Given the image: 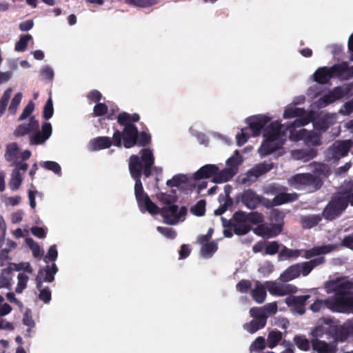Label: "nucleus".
Returning a JSON list of instances; mask_svg holds the SVG:
<instances>
[{"label": "nucleus", "mask_w": 353, "mask_h": 353, "mask_svg": "<svg viewBox=\"0 0 353 353\" xmlns=\"http://www.w3.org/2000/svg\"><path fill=\"white\" fill-rule=\"evenodd\" d=\"M138 155H132L129 160V170L132 177L135 181L134 194L139 208L141 212H148L151 214H161L164 223L175 225L183 220L187 213L185 207L179 208L176 205H165L160 209L153 203L148 195L144 192L141 181V174L148 177L154 162L153 152L150 149H142Z\"/></svg>", "instance_id": "f257e3e1"}, {"label": "nucleus", "mask_w": 353, "mask_h": 353, "mask_svg": "<svg viewBox=\"0 0 353 353\" xmlns=\"http://www.w3.org/2000/svg\"><path fill=\"white\" fill-rule=\"evenodd\" d=\"M292 123L281 124L279 121H274L265 128L263 132L265 140L259 150L261 157L270 154L281 148L287 139L288 131H290L289 138L290 140L293 141H305L307 130L306 129L299 130L292 129L296 127H292Z\"/></svg>", "instance_id": "f03ea898"}, {"label": "nucleus", "mask_w": 353, "mask_h": 353, "mask_svg": "<svg viewBox=\"0 0 353 353\" xmlns=\"http://www.w3.org/2000/svg\"><path fill=\"white\" fill-rule=\"evenodd\" d=\"M118 123L124 125L122 133L123 145L126 148H130L135 145H145L150 143L151 137L146 132L138 133L137 128L132 123L139 120V116L137 114H130L123 112L119 114L117 117Z\"/></svg>", "instance_id": "7ed1b4c3"}, {"label": "nucleus", "mask_w": 353, "mask_h": 353, "mask_svg": "<svg viewBox=\"0 0 353 353\" xmlns=\"http://www.w3.org/2000/svg\"><path fill=\"white\" fill-rule=\"evenodd\" d=\"M39 121L34 117L29 119L28 123H23L17 127L14 131L16 137L30 135V145H41L44 143L52 134V125L50 123L46 122L41 126L39 131Z\"/></svg>", "instance_id": "20e7f679"}, {"label": "nucleus", "mask_w": 353, "mask_h": 353, "mask_svg": "<svg viewBox=\"0 0 353 353\" xmlns=\"http://www.w3.org/2000/svg\"><path fill=\"white\" fill-rule=\"evenodd\" d=\"M337 116L334 113H319L314 110H310L306 115L299 119L294 120L292 127H302L312 122L314 128L317 130L326 131L330 126L336 121Z\"/></svg>", "instance_id": "39448f33"}, {"label": "nucleus", "mask_w": 353, "mask_h": 353, "mask_svg": "<svg viewBox=\"0 0 353 353\" xmlns=\"http://www.w3.org/2000/svg\"><path fill=\"white\" fill-rule=\"evenodd\" d=\"M351 288H327V293H334L328 298V308L333 312L349 313L353 312V293Z\"/></svg>", "instance_id": "423d86ee"}, {"label": "nucleus", "mask_w": 353, "mask_h": 353, "mask_svg": "<svg viewBox=\"0 0 353 353\" xmlns=\"http://www.w3.org/2000/svg\"><path fill=\"white\" fill-rule=\"evenodd\" d=\"M337 246V244H328L315 246L310 250H292L283 246L279 256L281 260L296 259L300 256L309 259L313 256L328 254L334 250Z\"/></svg>", "instance_id": "0eeeda50"}, {"label": "nucleus", "mask_w": 353, "mask_h": 353, "mask_svg": "<svg viewBox=\"0 0 353 353\" xmlns=\"http://www.w3.org/2000/svg\"><path fill=\"white\" fill-rule=\"evenodd\" d=\"M325 263L324 256H319L308 261L296 263L289 267L279 277L282 282L292 281L301 275L305 276L316 266Z\"/></svg>", "instance_id": "6e6552de"}, {"label": "nucleus", "mask_w": 353, "mask_h": 353, "mask_svg": "<svg viewBox=\"0 0 353 353\" xmlns=\"http://www.w3.org/2000/svg\"><path fill=\"white\" fill-rule=\"evenodd\" d=\"M325 263L324 256H319L308 261L296 263L289 267L279 277L282 282L292 281L301 275L305 276L316 266Z\"/></svg>", "instance_id": "1a4fd4ad"}, {"label": "nucleus", "mask_w": 353, "mask_h": 353, "mask_svg": "<svg viewBox=\"0 0 353 353\" xmlns=\"http://www.w3.org/2000/svg\"><path fill=\"white\" fill-rule=\"evenodd\" d=\"M284 214L278 210H272L270 215V220L272 223L259 225L254 232L261 236L272 238L279 235L283 230Z\"/></svg>", "instance_id": "9d476101"}, {"label": "nucleus", "mask_w": 353, "mask_h": 353, "mask_svg": "<svg viewBox=\"0 0 353 353\" xmlns=\"http://www.w3.org/2000/svg\"><path fill=\"white\" fill-rule=\"evenodd\" d=\"M270 118L265 115H256L250 117L247 119L249 127L247 129L242 130L241 133L236 134V142L239 146H241L246 143L250 134L246 131L249 130L252 137L260 135L261 130L269 122Z\"/></svg>", "instance_id": "9b49d317"}, {"label": "nucleus", "mask_w": 353, "mask_h": 353, "mask_svg": "<svg viewBox=\"0 0 353 353\" xmlns=\"http://www.w3.org/2000/svg\"><path fill=\"white\" fill-rule=\"evenodd\" d=\"M242 163V157L239 152L236 150L234 154L226 161L228 168L216 172L214 177L215 183H225L230 180L238 171L239 165Z\"/></svg>", "instance_id": "f8f14e48"}, {"label": "nucleus", "mask_w": 353, "mask_h": 353, "mask_svg": "<svg viewBox=\"0 0 353 353\" xmlns=\"http://www.w3.org/2000/svg\"><path fill=\"white\" fill-rule=\"evenodd\" d=\"M112 145L121 148L123 146L122 133L115 130L112 138L108 137H99L90 140L88 144L91 151L100 150L110 148Z\"/></svg>", "instance_id": "ddd939ff"}, {"label": "nucleus", "mask_w": 353, "mask_h": 353, "mask_svg": "<svg viewBox=\"0 0 353 353\" xmlns=\"http://www.w3.org/2000/svg\"><path fill=\"white\" fill-rule=\"evenodd\" d=\"M353 145V141H336L325 152V158L327 161H336L347 155Z\"/></svg>", "instance_id": "4468645a"}, {"label": "nucleus", "mask_w": 353, "mask_h": 353, "mask_svg": "<svg viewBox=\"0 0 353 353\" xmlns=\"http://www.w3.org/2000/svg\"><path fill=\"white\" fill-rule=\"evenodd\" d=\"M288 181L290 186L297 190L305 189L307 187L316 190L319 183L316 177L310 173L295 174L288 179Z\"/></svg>", "instance_id": "2eb2a0df"}, {"label": "nucleus", "mask_w": 353, "mask_h": 353, "mask_svg": "<svg viewBox=\"0 0 353 353\" xmlns=\"http://www.w3.org/2000/svg\"><path fill=\"white\" fill-rule=\"evenodd\" d=\"M347 203L337 194L332 199L323 212V217L332 221L341 214L346 209Z\"/></svg>", "instance_id": "dca6fc26"}, {"label": "nucleus", "mask_w": 353, "mask_h": 353, "mask_svg": "<svg viewBox=\"0 0 353 353\" xmlns=\"http://www.w3.org/2000/svg\"><path fill=\"white\" fill-rule=\"evenodd\" d=\"M348 92L349 89L347 88L337 86L328 93L321 97L314 103V105L318 108H325L334 101L343 98Z\"/></svg>", "instance_id": "f3484780"}, {"label": "nucleus", "mask_w": 353, "mask_h": 353, "mask_svg": "<svg viewBox=\"0 0 353 353\" xmlns=\"http://www.w3.org/2000/svg\"><path fill=\"white\" fill-rule=\"evenodd\" d=\"M267 290L273 295L284 296L296 292L297 288H267ZM251 296L257 303H262L267 296L266 288H252Z\"/></svg>", "instance_id": "a211bd4d"}, {"label": "nucleus", "mask_w": 353, "mask_h": 353, "mask_svg": "<svg viewBox=\"0 0 353 353\" xmlns=\"http://www.w3.org/2000/svg\"><path fill=\"white\" fill-rule=\"evenodd\" d=\"M238 201H241L245 206L249 209H254L259 203H265V199L258 195L253 190L248 189L239 193L236 196Z\"/></svg>", "instance_id": "6ab92c4d"}, {"label": "nucleus", "mask_w": 353, "mask_h": 353, "mask_svg": "<svg viewBox=\"0 0 353 353\" xmlns=\"http://www.w3.org/2000/svg\"><path fill=\"white\" fill-rule=\"evenodd\" d=\"M28 168V163L16 164L15 169L12 172L11 179L9 182V186L12 190L14 191L19 189L23 180V174Z\"/></svg>", "instance_id": "aec40b11"}, {"label": "nucleus", "mask_w": 353, "mask_h": 353, "mask_svg": "<svg viewBox=\"0 0 353 353\" xmlns=\"http://www.w3.org/2000/svg\"><path fill=\"white\" fill-rule=\"evenodd\" d=\"M297 199L298 194L296 193L281 192L277 194L272 201L265 199V203H263V205L266 208H272L296 201Z\"/></svg>", "instance_id": "412c9836"}, {"label": "nucleus", "mask_w": 353, "mask_h": 353, "mask_svg": "<svg viewBox=\"0 0 353 353\" xmlns=\"http://www.w3.org/2000/svg\"><path fill=\"white\" fill-rule=\"evenodd\" d=\"M332 67H321L316 70L314 74V81L321 84L327 83L332 78H337V72Z\"/></svg>", "instance_id": "4be33fe9"}, {"label": "nucleus", "mask_w": 353, "mask_h": 353, "mask_svg": "<svg viewBox=\"0 0 353 353\" xmlns=\"http://www.w3.org/2000/svg\"><path fill=\"white\" fill-rule=\"evenodd\" d=\"M57 272V267L54 263L51 266L47 265L45 268L41 269L36 277L37 287L43 282H51L54 280V276Z\"/></svg>", "instance_id": "5701e85b"}, {"label": "nucleus", "mask_w": 353, "mask_h": 353, "mask_svg": "<svg viewBox=\"0 0 353 353\" xmlns=\"http://www.w3.org/2000/svg\"><path fill=\"white\" fill-rule=\"evenodd\" d=\"M325 287H353V279L348 276L334 274L325 283Z\"/></svg>", "instance_id": "b1692460"}, {"label": "nucleus", "mask_w": 353, "mask_h": 353, "mask_svg": "<svg viewBox=\"0 0 353 353\" xmlns=\"http://www.w3.org/2000/svg\"><path fill=\"white\" fill-rule=\"evenodd\" d=\"M334 69L336 70L337 78L340 79L347 80L353 78V65L349 66L346 62L334 65Z\"/></svg>", "instance_id": "393cba45"}, {"label": "nucleus", "mask_w": 353, "mask_h": 353, "mask_svg": "<svg viewBox=\"0 0 353 353\" xmlns=\"http://www.w3.org/2000/svg\"><path fill=\"white\" fill-rule=\"evenodd\" d=\"M219 170V168L212 164H208L201 167L194 174L196 179H207L210 177H214L215 174Z\"/></svg>", "instance_id": "a878e982"}, {"label": "nucleus", "mask_w": 353, "mask_h": 353, "mask_svg": "<svg viewBox=\"0 0 353 353\" xmlns=\"http://www.w3.org/2000/svg\"><path fill=\"white\" fill-rule=\"evenodd\" d=\"M339 197L345 200L347 205L350 203L353 206V183L350 181L344 183L341 190L336 193Z\"/></svg>", "instance_id": "bb28decb"}, {"label": "nucleus", "mask_w": 353, "mask_h": 353, "mask_svg": "<svg viewBox=\"0 0 353 353\" xmlns=\"http://www.w3.org/2000/svg\"><path fill=\"white\" fill-rule=\"evenodd\" d=\"M292 157L296 160H301L304 162L309 161L317 155V150H295L292 152Z\"/></svg>", "instance_id": "cd10ccee"}, {"label": "nucleus", "mask_w": 353, "mask_h": 353, "mask_svg": "<svg viewBox=\"0 0 353 353\" xmlns=\"http://www.w3.org/2000/svg\"><path fill=\"white\" fill-rule=\"evenodd\" d=\"M19 148L17 144L15 143H12L8 145L6 148V152L5 154L6 159L8 161H12V165L16 167V164L22 163L21 162H19Z\"/></svg>", "instance_id": "c85d7f7f"}, {"label": "nucleus", "mask_w": 353, "mask_h": 353, "mask_svg": "<svg viewBox=\"0 0 353 353\" xmlns=\"http://www.w3.org/2000/svg\"><path fill=\"white\" fill-rule=\"evenodd\" d=\"M273 168L272 163L263 162L256 165L248 171L249 176L259 177Z\"/></svg>", "instance_id": "c756f323"}, {"label": "nucleus", "mask_w": 353, "mask_h": 353, "mask_svg": "<svg viewBox=\"0 0 353 353\" xmlns=\"http://www.w3.org/2000/svg\"><path fill=\"white\" fill-rule=\"evenodd\" d=\"M309 166L316 176L319 178L326 177L330 173V167L325 163L312 162Z\"/></svg>", "instance_id": "7c9ffc66"}, {"label": "nucleus", "mask_w": 353, "mask_h": 353, "mask_svg": "<svg viewBox=\"0 0 353 353\" xmlns=\"http://www.w3.org/2000/svg\"><path fill=\"white\" fill-rule=\"evenodd\" d=\"M306 112L304 109L296 108L294 105L288 106L283 113V117L286 119H292L294 117H299V119H301L306 115Z\"/></svg>", "instance_id": "2f4dec72"}, {"label": "nucleus", "mask_w": 353, "mask_h": 353, "mask_svg": "<svg viewBox=\"0 0 353 353\" xmlns=\"http://www.w3.org/2000/svg\"><path fill=\"white\" fill-rule=\"evenodd\" d=\"M321 138L322 135L320 132L307 130L304 143L307 145L319 146L322 143Z\"/></svg>", "instance_id": "473e14b6"}, {"label": "nucleus", "mask_w": 353, "mask_h": 353, "mask_svg": "<svg viewBox=\"0 0 353 353\" xmlns=\"http://www.w3.org/2000/svg\"><path fill=\"white\" fill-rule=\"evenodd\" d=\"M311 344L312 349L317 353H334L325 341L314 339L311 340Z\"/></svg>", "instance_id": "72a5a7b5"}, {"label": "nucleus", "mask_w": 353, "mask_h": 353, "mask_svg": "<svg viewBox=\"0 0 353 353\" xmlns=\"http://www.w3.org/2000/svg\"><path fill=\"white\" fill-rule=\"evenodd\" d=\"M293 341L300 350L305 352L310 350L311 341H309L304 335H295Z\"/></svg>", "instance_id": "f704fd0d"}, {"label": "nucleus", "mask_w": 353, "mask_h": 353, "mask_svg": "<svg viewBox=\"0 0 353 353\" xmlns=\"http://www.w3.org/2000/svg\"><path fill=\"white\" fill-rule=\"evenodd\" d=\"M309 298V295L290 296L285 299V303L289 306L295 305L303 307Z\"/></svg>", "instance_id": "c9c22d12"}, {"label": "nucleus", "mask_w": 353, "mask_h": 353, "mask_svg": "<svg viewBox=\"0 0 353 353\" xmlns=\"http://www.w3.org/2000/svg\"><path fill=\"white\" fill-rule=\"evenodd\" d=\"M267 321L254 318L246 325V330L251 334L255 333L260 329L263 328L266 325Z\"/></svg>", "instance_id": "e433bc0d"}, {"label": "nucleus", "mask_w": 353, "mask_h": 353, "mask_svg": "<svg viewBox=\"0 0 353 353\" xmlns=\"http://www.w3.org/2000/svg\"><path fill=\"white\" fill-rule=\"evenodd\" d=\"M321 220V217L319 215H311L302 217L301 223L304 228H312L316 225Z\"/></svg>", "instance_id": "4c0bfd02"}, {"label": "nucleus", "mask_w": 353, "mask_h": 353, "mask_svg": "<svg viewBox=\"0 0 353 353\" xmlns=\"http://www.w3.org/2000/svg\"><path fill=\"white\" fill-rule=\"evenodd\" d=\"M12 284V276L10 269H3L0 275V287H10Z\"/></svg>", "instance_id": "58836bf2"}, {"label": "nucleus", "mask_w": 353, "mask_h": 353, "mask_svg": "<svg viewBox=\"0 0 353 353\" xmlns=\"http://www.w3.org/2000/svg\"><path fill=\"white\" fill-rule=\"evenodd\" d=\"M8 269H10V272L12 270L18 271V272H26L29 273H32V269L30 266V264L28 262H21L19 263H10L9 264V267Z\"/></svg>", "instance_id": "ea45409f"}, {"label": "nucleus", "mask_w": 353, "mask_h": 353, "mask_svg": "<svg viewBox=\"0 0 353 353\" xmlns=\"http://www.w3.org/2000/svg\"><path fill=\"white\" fill-rule=\"evenodd\" d=\"M12 92V89L11 88H7L0 99V117H1L6 112Z\"/></svg>", "instance_id": "a19ab883"}, {"label": "nucleus", "mask_w": 353, "mask_h": 353, "mask_svg": "<svg viewBox=\"0 0 353 353\" xmlns=\"http://www.w3.org/2000/svg\"><path fill=\"white\" fill-rule=\"evenodd\" d=\"M217 244L212 241L202 245L201 253L204 257H210L217 250Z\"/></svg>", "instance_id": "79ce46f5"}, {"label": "nucleus", "mask_w": 353, "mask_h": 353, "mask_svg": "<svg viewBox=\"0 0 353 353\" xmlns=\"http://www.w3.org/2000/svg\"><path fill=\"white\" fill-rule=\"evenodd\" d=\"M220 207L214 211L215 215H221L233 205V201L230 196H225L223 200L220 199Z\"/></svg>", "instance_id": "37998d69"}, {"label": "nucleus", "mask_w": 353, "mask_h": 353, "mask_svg": "<svg viewBox=\"0 0 353 353\" xmlns=\"http://www.w3.org/2000/svg\"><path fill=\"white\" fill-rule=\"evenodd\" d=\"M282 334L280 331H272L269 333L268 336V347L270 348L274 347L281 340Z\"/></svg>", "instance_id": "c03bdc74"}, {"label": "nucleus", "mask_w": 353, "mask_h": 353, "mask_svg": "<svg viewBox=\"0 0 353 353\" xmlns=\"http://www.w3.org/2000/svg\"><path fill=\"white\" fill-rule=\"evenodd\" d=\"M22 99L21 92L17 93L11 100V103L8 107V111L11 114H15L18 106L19 105Z\"/></svg>", "instance_id": "a18cd8bd"}, {"label": "nucleus", "mask_w": 353, "mask_h": 353, "mask_svg": "<svg viewBox=\"0 0 353 353\" xmlns=\"http://www.w3.org/2000/svg\"><path fill=\"white\" fill-rule=\"evenodd\" d=\"M23 324L28 326V332H30L31 329L35 326L34 321L32 319V311L30 309L27 308L22 319Z\"/></svg>", "instance_id": "49530a36"}, {"label": "nucleus", "mask_w": 353, "mask_h": 353, "mask_svg": "<svg viewBox=\"0 0 353 353\" xmlns=\"http://www.w3.org/2000/svg\"><path fill=\"white\" fill-rule=\"evenodd\" d=\"M32 37L30 34H25L22 36L15 44V50L18 52H23L26 48L28 41L32 40Z\"/></svg>", "instance_id": "de8ad7c7"}, {"label": "nucleus", "mask_w": 353, "mask_h": 353, "mask_svg": "<svg viewBox=\"0 0 353 353\" xmlns=\"http://www.w3.org/2000/svg\"><path fill=\"white\" fill-rule=\"evenodd\" d=\"M26 243L28 245L32 252L34 257H41L43 255V251L40 248L39 244L33 241L31 238H28L26 240Z\"/></svg>", "instance_id": "09e8293b"}, {"label": "nucleus", "mask_w": 353, "mask_h": 353, "mask_svg": "<svg viewBox=\"0 0 353 353\" xmlns=\"http://www.w3.org/2000/svg\"><path fill=\"white\" fill-rule=\"evenodd\" d=\"M41 165L46 170H51L54 173L61 175V166L55 161H43L41 163Z\"/></svg>", "instance_id": "8fccbe9b"}, {"label": "nucleus", "mask_w": 353, "mask_h": 353, "mask_svg": "<svg viewBox=\"0 0 353 353\" xmlns=\"http://www.w3.org/2000/svg\"><path fill=\"white\" fill-rule=\"evenodd\" d=\"M232 228L236 234L243 235L250 230V227L247 223H232Z\"/></svg>", "instance_id": "3c124183"}, {"label": "nucleus", "mask_w": 353, "mask_h": 353, "mask_svg": "<svg viewBox=\"0 0 353 353\" xmlns=\"http://www.w3.org/2000/svg\"><path fill=\"white\" fill-rule=\"evenodd\" d=\"M281 245L277 241L265 242V251L263 254L274 255L276 254Z\"/></svg>", "instance_id": "603ef678"}, {"label": "nucleus", "mask_w": 353, "mask_h": 353, "mask_svg": "<svg viewBox=\"0 0 353 353\" xmlns=\"http://www.w3.org/2000/svg\"><path fill=\"white\" fill-rule=\"evenodd\" d=\"M187 176L183 174H178L173 176L171 179L167 181V185L170 187H178L181 184L187 181Z\"/></svg>", "instance_id": "864d4df0"}, {"label": "nucleus", "mask_w": 353, "mask_h": 353, "mask_svg": "<svg viewBox=\"0 0 353 353\" xmlns=\"http://www.w3.org/2000/svg\"><path fill=\"white\" fill-rule=\"evenodd\" d=\"M205 212V201L200 200L192 208L191 212L196 216H203Z\"/></svg>", "instance_id": "5fc2aeb1"}, {"label": "nucleus", "mask_w": 353, "mask_h": 353, "mask_svg": "<svg viewBox=\"0 0 353 353\" xmlns=\"http://www.w3.org/2000/svg\"><path fill=\"white\" fill-rule=\"evenodd\" d=\"M264 216L258 212H252L248 213V223L253 224H263Z\"/></svg>", "instance_id": "6e6d98bb"}, {"label": "nucleus", "mask_w": 353, "mask_h": 353, "mask_svg": "<svg viewBox=\"0 0 353 353\" xmlns=\"http://www.w3.org/2000/svg\"><path fill=\"white\" fill-rule=\"evenodd\" d=\"M265 347V341L262 336L257 337L250 345V351H261Z\"/></svg>", "instance_id": "4d7b16f0"}, {"label": "nucleus", "mask_w": 353, "mask_h": 353, "mask_svg": "<svg viewBox=\"0 0 353 353\" xmlns=\"http://www.w3.org/2000/svg\"><path fill=\"white\" fill-rule=\"evenodd\" d=\"M54 113L53 104L52 98L50 97L43 108V117L45 119L48 120L50 119Z\"/></svg>", "instance_id": "13d9d810"}, {"label": "nucleus", "mask_w": 353, "mask_h": 353, "mask_svg": "<svg viewBox=\"0 0 353 353\" xmlns=\"http://www.w3.org/2000/svg\"><path fill=\"white\" fill-rule=\"evenodd\" d=\"M157 198L160 202L167 205H172L175 201L174 196L163 192L157 194Z\"/></svg>", "instance_id": "bf43d9fd"}, {"label": "nucleus", "mask_w": 353, "mask_h": 353, "mask_svg": "<svg viewBox=\"0 0 353 353\" xmlns=\"http://www.w3.org/2000/svg\"><path fill=\"white\" fill-rule=\"evenodd\" d=\"M125 2L129 4H132L139 7H148L157 3L156 0H125Z\"/></svg>", "instance_id": "052dcab7"}, {"label": "nucleus", "mask_w": 353, "mask_h": 353, "mask_svg": "<svg viewBox=\"0 0 353 353\" xmlns=\"http://www.w3.org/2000/svg\"><path fill=\"white\" fill-rule=\"evenodd\" d=\"M157 230L168 239H173L176 236L175 230L171 228L159 226Z\"/></svg>", "instance_id": "680f3d73"}, {"label": "nucleus", "mask_w": 353, "mask_h": 353, "mask_svg": "<svg viewBox=\"0 0 353 353\" xmlns=\"http://www.w3.org/2000/svg\"><path fill=\"white\" fill-rule=\"evenodd\" d=\"M251 316L255 319L267 321V315L265 314L263 307H252L250 310Z\"/></svg>", "instance_id": "e2e57ef3"}, {"label": "nucleus", "mask_w": 353, "mask_h": 353, "mask_svg": "<svg viewBox=\"0 0 353 353\" xmlns=\"http://www.w3.org/2000/svg\"><path fill=\"white\" fill-rule=\"evenodd\" d=\"M42 79L52 81L54 78V71L49 65H45L41 69L40 72Z\"/></svg>", "instance_id": "0e129e2a"}, {"label": "nucleus", "mask_w": 353, "mask_h": 353, "mask_svg": "<svg viewBox=\"0 0 353 353\" xmlns=\"http://www.w3.org/2000/svg\"><path fill=\"white\" fill-rule=\"evenodd\" d=\"M233 223H248V213L243 211H239L234 213L233 216Z\"/></svg>", "instance_id": "69168bd1"}, {"label": "nucleus", "mask_w": 353, "mask_h": 353, "mask_svg": "<svg viewBox=\"0 0 353 353\" xmlns=\"http://www.w3.org/2000/svg\"><path fill=\"white\" fill-rule=\"evenodd\" d=\"M58 256L57 247L55 245L50 246L48 253L45 256L44 261L48 263V261H54Z\"/></svg>", "instance_id": "338daca9"}, {"label": "nucleus", "mask_w": 353, "mask_h": 353, "mask_svg": "<svg viewBox=\"0 0 353 353\" xmlns=\"http://www.w3.org/2000/svg\"><path fill=\"white\" fill-rule=\"evenodd\" d=\"M353 112V99L344 103L340 109L339 113L343 115H349Z\"/></svg>", "instance_id": "774afa93"}]
</instances>
